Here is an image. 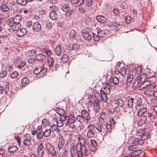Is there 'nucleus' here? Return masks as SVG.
Wrapping results in <instances>:
<instances>
[{"label": "nucleus", "instance_id": "13", "mask_svg": "<svg viewBox=\"0 0 157 157\" xmlns=\"http://www.w3.org/2000/svg\"><path fill=\"white\" fill-rule=\"evenodd\" d=\"M84 0H71V4H74L75 7H77L82 5L84 2Z\"/></svg>", "mask_w": 157, "mask_h": 157}, {"label": "nucleus", "instance_id": "53", "mask_svg": "<svg viewBox=\"0 0 157 157\" xmlns=\"http://www.w3.org/2000/svg\"><path fill=\"white\" fill-rule=\"evenodd\" d=\"M119 72L121 75L123 76L126 73V69L124 67H122L120 70Z\"/></svg>", "mask_w": 157, "mask_h": 157}, {"label": "nucleus", "instance_id": "3", "mask_svg": "<svg viewBox=\"0 0 157 157\" xmlns=\"http://www.w3.org/2000/svg\"><path fill=\"white\" fill-rule=\"evenodd\" d=\"M86 136L89 138H93L94 137L95 132L94 130V126L92 124H90L87 127Z\"/></svg>", "mask_w": 157, "mask_h": 157}, {"label": "nucleus", "instance_id": "62", "mask_svg": "<svg viewBox=\"0 0 157 157\" xmlns=\"http://www.w3.org/2000/svg\"><path fill=\"white\" fill-rule=\"evenodd\" d=\"M86 7L80 6L78 8V11L81 13H84L86 11Z\"/></svg>", "mask_w": 157, "mask_h": 157}, {"label": "nucleus", "instance_id": "32", "mask_svg": "<svg viewBox=\"0 0 157 157\" xmlns=\"http://www.w3.org/2000/svg\"><path fill=\"white\" fill-rule=\"evenodd\" d=\"M51 131L50 129H46L43 132L44 136L45 137H49L51 135Z\"/></svg>", "mask_w": 157, "mask_h": 157}, {"label": "nucleus", "instance_id": "7", "mask_svg": "<svg viewBox=\"0 0 157 157\" xmlns=\"http://www.w3.org/2000/svg\"><path fill=\"white\" fill-rule=\"evenodd\" d=\"M146 131L145 128L140 129L137 132L136 135L141 136V138L142 139L145 140L147 138V135L148 133L146 132Z\"/></svg>", "mask_w": 157, "mask_h": 157}, {"label": "nucleus", "instance_id": "43", "mask_svg": "<svg viewBox=\"0 0 157 157\" xmlns=\"http://www.w3.org/2000/svg\"><path fill=\"white\" fill-rule=\"evenodd\" d=\"M44 51L46 55L48 56V59H52V58L50 56L52 55V53L51 51L47 48L44 49Z\"/></svg>", "mask_w": 157, "mask_h": 157}, {"label": "nucleus", "instance_id": "47", "mask_svg": "<svg viewBox=\"0 0 157 157\" xmlns=\"http://www.w3.org/2000/svg\"><path fill=\"white\" fill-rule=\"evenodd\" d=\"M57 125H56V124H54L52 125L50 128V130L53 132L54 131H58V128L57 127Z\"/></svg>", "mask_w": 157, "mask_h": 157}, {"label": "nucleus", "instance_id": "54", "mask_svg": "<svg viewBox=\"0 0 157 157\" xmlns=\"http://www.w3.org/2000/svg\"><path fill=\"white\" fill-rule=\"evenodd\" d=\"M105 128H106L108 131L109 132H111L112 131V127L111 124H110L109 123H107L105 125Z\"/></svg>", "mask_w": 157, "mask_h": 157}, {"label": "nucleus", "instance_id": "50", "mask_svg": "<svg viewBox=\"0 0 157 157\" xmlns=\"http://www.w3.org/2000/svg\"><path fill=\"white\" fill-rule=\"evenodd\" d=\"M23 143L25 146H29L31 144V140L25 139L23 141Z\"/></svg>", "mask_w": 157, "mask_h": 157}, {"label": "nucleus", "instance_id": "23", "mask_svg": "<svg viewBox=\"0 0 157 157\" xmlns=\"http://www.w3.org/2000/svg\"><path fill=\"white\" fill-rule=\"evenodd\" d=\"M82 34L84 38L87 40H90L92 38L91 35L88 33L83 32L82 33Z\"/></svg>", "mask_w": 157, "mask_h": 157}, {"label": "nucleus", "instance_id": "58", "mask_svg": "<svg viewBox=\"0 0 157 157\" xmlns=\"http://www.w3.org/2000/svg\"><path fill=\"white\" fill-rule=\"evenodd\" d=\"M56 123L57 124V126L59 127H61L63 126V124H64L63 121L61 120V119H59V120L56 121Z\"/></svg>", "mask_w": 157, "mask_h": 157}, {"label": "nucleus", "instance_id": "18", "mask_svg": "<svg viewBox=\"0 0 157 157\" xmlns=\"http://www.w3.org/2000/svg\"><path fill=\"white\" fill-rule=\"evenodd\" d=\"M133 75H132L129 74L128 75L126 80V86L128 87L130 86L131 84L133 81Z\"/></svg>", "mask_w": 157, "mask_h": 157}, {"label": "nucleus", "instance_id": "2", "mask_svg": "<svg viewBox=\"0 0 157 157\" xmlns=\"http://www.w3.org/2000/svg\"><path fill=\"white\" fill-rule=\"evenodd\" d=\"M51 11L49 13V16L50 19L55 20L58 18V11L57 8L55 6L50 7Z\"/></svg>", "mask_w": 157, "mask_h": 157}, {"label": "nucleus", "instance_id": "24", "mask_svg": "<svg viewBox=\"0 0 157 157\" xmlns=\"http://www.w3.org/2000/svg\"><path fill=\"white\" fill-rule=\"evenodd\" d=\"M110 92V89L107 87H105L103 88L102 90H101L100 93L101 94H109Z\"/></svg>", "mask_w": 157, "mask_h": 157}, {"label": "nucleus", "instance_id": "1", "mask_svg": "<svg viewBox=\"0 0 157 157\" xmlns=\"http://www.w3.org/2000/svg\"><path fill=\"white\" fill-rule=\"evenodd\" d=\"M82 147L78 143H71L70 145V152L71 155L73 157L75 154V151L78 157H82L83 153L82 151Z\"/></svg>", "mask_w": 157, "mask_h": 157}, {"label": "nucleus", "instance_id": "55", "mask_svg": "<svg viewBox=\"0 0 157 157\" xmlns=\"http://www.w3.org/2000/svg\"><path fill=\"white\" fill-rule=\"evenodd\" d=\"M18 75V72L17 71H15L13 72L10 75V77L11 78H15L17 77Z\"/></svg>", "mask_w": 157, "mask_h": 157}, {"label": "nucleus", "instance_id": "6", "mask_svg": "<svg viewBox=\"0 0 157 157\" xmlns=\"http://www.w3.org/2000/svg\"><path fill=\"white\" fill-rule=\"evenodd\" d=\"M136 109L138 110L137 112V115L139 116L145 115V114L147 113H146L147 109L144 105L141 106H137V108Z\"/></svg>", "mask_w": 157, "mask_h": 157}, {"label": "nucleus", "instance_id": "5", "mask_svg": "<svg viewBox=\"0 0 157 157\" xmlns=\"http://www.w3.org/2000/svg\"><path fill=\"white\" fill-rule=\"evenodd\" d=\"M151 116V113L148 112L146 113L145 115L140 116V118L139 121V124L142 125L144 124L146 121L147 118H149Z\"/></svg>", "mask_w": 157, "mask_h": 157}, {"label": "nucleus", "instance_id": "21", "mask_svg": "<svg viewBox=\"0 0 157 157\" xmlns=\"http://www.w3.org/2000/svg\"><path fill=\"white\" fill-rule=\"evenodd\" d=\"M69 116L67 115H63L60 116L59 119L63 121L66 126H67V123H68Z\"/></svg>", "mask_w": 157, "mask_h": 157}, {"label": "nucleus", "instance_id": "61", "mask_svg": "<svg viewBox=\"0 0 157 157\" xmlns=\"http://www.w3.org/2000/svg\"><path fill=\"white\" fill-rule=\"evenodd\" d=\"M26 64V63L25 61H21L20 62L18 67L19 68H21Z\"/></svg>", "mask_w": 157, "mask_h": 157}, {"label": "nucleus", "instance_id": "48", "mask_svg": "<svg viewBox=\"0 0 157 157\" xmlns=\"http://www.w3.org/2000/svg\"><path fill=\"white\" fill-rule=\"evenodd\" d=\"M99 102L98 101H94V108L97 111H98L99 109Z\"/></svg>", "mask_w": 157, "mask_h": 157}, {"label": "nucleus", "instance_id": "26", "mask_svg": "<svg viewBox=\"0 0 157 157\" xmlns=\"http://www.w3.org/2000/svg\"><path fill=\"white\" fill-rule=\"evenodd\" d=\"M115 103L117 104L121 107H123L124 105V102L123 101L120 99H115Z\"/></svg>", "mask_w": 157, "mask_h": 157}, {"label": "nucleus", "instance_id": "33", "mask_svg": "<svg viewBox=\"0 0 157 157\" xmlns=\"http://www.w3.org/2000/svg\"><path fill=\"white\" fill-rule=\"evenodd\" d=\"M98 36L100 37H103L106 36L107 35V33L105 31L101 30L97 33Z\"/></svg>", "mask_w": 157, "mask_h": 157}, {"label": "nucleus", "instance_id": "45", "mask_svg": "<svg viewBox=\"0 0 157 157\" xmlns=\"http://www.w3.org/2000/svg\"><path fill=\"white\" fill-rule=\"evenodd\" d=\"M69 35L70 37H72L73 39L75 38L76 36V33L75 31L73 29L71 30Z\"/></svg>", "mask_w": 157, "mask_h": 157}, {"label": "nucleus", "instance_id": "20", "mask_svg": "<svg viewBox=\"0 0 157 157\" xmlns=\"http://www.w3.org/2000/svg\"><path fill=\"white\" fill-rule=\"evenodd\" d=\"M65 143V141L63 138L62 136H59V140L58 144V149L60 150L62 149Z\"/></svg>", "mask_w": 157, "mask_h": 157}, {"label": "nucleus", "instance_id": "59", "mask_svg": "<svg viewBox=\"0 0 157 157\" xmlns=\"http://www.w3.org/2000/svg\"><path fill=\"white\" fill-rule=\"evenodd\" d=\"M43 133L42 134L41 132H38L36 135L37 139L40 140L43 138Z\"/></svg>", "mask_w": 157, "mask_h": 157}, {"label": "nucleus", "instance_id": "51", "mask_svg": "<svg viewBox=\"0 0 157 157\" xmlns=\"http://www.w3.org/2000/svg\"><path fill=\"white\" fill-rule=\"evenodd\" d=\"M41 70V67H36L34 71V73L35 74L40 75V71Z\"/></svg>", "mask_w": 157, "mask_h": 157}, {"label": "nucleus", "instance_id": "16", "mask_svg": "<svg viewBox=\"0 0 157 157\" xmlns=\"http://www.w3.org/2000/svg\"><path fill=\"white\" fill-rule=\"evenodd\" d=\"M144 81V79L142 78V76L137 77L133 82V85L135 86H137L139 84Z\"/></svg>", "mask_w": 157, "mask_h": 157}, {"label": "nucleus", "instance_id": "63", "mask_svg": "<svg viewBox=\"0 0 157 157\" xmlns=\"http://www.w3.org/2000/svg\"><path fill=\"white\" fill-rule=\"evenodd\" d=\"M53 59H47V64L50 67H52L53 64Z\"/></svg>", "mask_w": 157, "mask_h": 157}, {"label": "nucleus", "instance_id": "10", "mask_svg": "<svg viewBox=\"0 0 157 157\" xmlns=\"http://www.w3.org/2000/svg\"><path fill=\"white\" fill-rule=\"evenodd\" d=\"M81 115L85 119L86 122H88L90 119V117L89 113L85 109L81 111Z\"/></svg>", "mask_w": 157, "mask_h": 157}, {"label": "nucleus", "instance_id": "36", "mask_svg": "<svg viewBox=\"0 0 157 157\" xmlns=\"http://www.w3.org/2000/svg\"><path fill=\"white\" fill-rule=\"evenodd\" d=\"M47 68H41V70L40 71V77H43L44 75H45V74L47 73Z\"/></svg>", "mask_w": 157, "mask_h": 157}, {"label": "nucleus", "instance_id": "34", "mask_svg": "<svg viewBox=\"0 0 157 157\" xmlns=\"http://www.w3.org/2000/svg\"><path fill=\"white\" fill-rule=\"evenodd\" d=\"M110 82H112L113 84L115 85H118L119 83V80L118 78L116 77L113 78H110L109 79Z\"/></svg>", "mask_w": 157, "mask_h": 157}, {"label": "nucleus", "instance_id": "60", "mask_svg": "<svg viewBox=\"0 0 157 157\" xmlns=\"http://www.w3.org/2000/svg\"><path fill=\"white\" fill-rule=\"evenodd\" d=\"M143 82V83L142 84V86L145 85L147 87L149 86L151 83L150 81L148 80H146L145 81H144Z\"/></svg>", "mask_w": 157, "mask_h": 157}, {"label": "nucleus", "instance_id": "38", "mask_svg": "<svg viewBox=\"0 0 157 157\" xmlns=\"http://www.w3.org/2000/svg\"><path fill=\"white\" fill-rule=\"evenodd\" d=\"M1 10L3 12H7L9 10L8 6L6 4L2 5L0 7Z\"/></svg>", "mask_w": 157, "mask_h": 157}, {"label": "nucleus", "instance_id": "56", "mask_svg": "<svg viewBox=\"0 0 157 157\" xmlns=\"http://www.w3.org/2000/svg\"><path fill=\"white\" fill-rule=\"evenodd\" d=\"M43 124L46 126H49L50 125L49 121L46 119H43L42 121Z\"/></svg>", "mask_w": 157, "mask_h": 157}, {"label": "nucleus", "instance_id": "4", "mask_svg": "<svg viewBox=\"0 0 157 157\" xmlns=\"http://www.w3.org/2000/svg\"><path fill=\"white\" fill-rule=\"evenodd\" d=\"M14 31H16V35L18 37H21L24 36L27 32V29L25 28H15Z\"/></svg>", "mask_w": 157, "mask_h": 157}, {"label": "nucleus", "instance_id": "17", "mask_svg": "<svg viewBox=\"0 0 157 157\" xmlns=\"http://www.w3.org/2000/svg\"><path fill=\"white\" fill-rule=\"evenodd\" d=\"M7 23L10 27L13 28V30H14L15 27H16V25L14 23L13 17H11L8 19L7 21Z\"/></svg>", "mask_w": 157, "mask_h": 157}, {"label": "nucleus", "instance_id": "15", "mask_svg": "<svg viewBox=\"0 0 157 157\" xmlns=\"http://www.w3.org/2000/svg\"><path fill=\"white\" fill-rule=\"evenodd\" d=\"M97 97L99 101L101 102L103 101L104 102H106L107 101L108 97L107 94H100L98 95Z\"/></svg>", "mask_w": 157, "mask_h": 157}, {"label": "nucleus", "instance_id": "42", "mask_svg": "<svg viewBox=\"0 0 157 157\" xmlns=\"http://www.w3.org/2000/svg\"><path fill=\"white\" fill-rule=\"evenodd\" d=\"M56 54L58 56H59L61 52V48L59 45H58L56 49L55 50Z\"/></svg>", "mask_w": 157, "mask_h": 157}, {"label": "nucleus", "instance_id": "25", "mask_svg": "<svg viewBox=\"0 0 157 157\" xmlns=\"http://www.w3.org/2000/svg\"><path fill=\"white\" fill-rule=\"evenodd\" d=\"M143 139H142L141 138V139L136 138L133 141V144H135L137 145H142L144 143V142L143 141Z\"/></svg>", "mask_w": 157, "mask_h": 157}, {"label": "nucleus", "instance_id": "37", "mask_svg": "<svg viewBox=\"0 0 157 157\" xmlns=\"http://www.w3.org/2000/svg\"><path fill=\"white\" fill-rule=\"evenodd\" d=\"M132 109L129 108L128 106L127 107H122V112L124 113H130Z\"/></svg>", "mask_w": 157, "mask_h": 157}, {"label": "nucleus", "instance_id": "49", "mask_svg": "<svg viewBox=\"0 0 157 157\" xmlns=\"http://www.w3.org/2000/svg\"><path fill=\"white\" fill-rule=\"evenodd\" d=\"M57 113L60 115V116L64 115L65 111L64 110L61 108H59L56 111Z\"/></svg>", "mask_w": 157, "mask_h": 157}, {"label": "nucleus", "instance_id": "52", "mask_svg": "<svg viewBox=\"0 0 157 157\" xmlns=\"http://www.w3.org/2000/svg\"><path fill=\"white\" fill-rule=\"evenodd\" d=\"M118 107V106H116L114 108H109L108 110V113L110 114H113L115 112V109Z\"/></svg>", "mask_w": 157, "mask_h": 157}, {"label": "nucleus", "instance_id": "46", "mask_svg": "<svg viewBox=\"0 0 157 157\" xmlns=\"http://www.w3.org/2000/svg\"><path fill=\"white\" fill-rule=\"evenodd\" d=\"M144 94L148 96H152L153 95L154 92L150 89L146 90L144 92Z\"/></svg>", "mask_w": 157, "mask_h": 157}, {"label": "nucleus", "instance_id": "11", "mask_svg": "<svg viewBox=\"0 0 157 157\" xmlns=\"http://www.w3.org/2000/svg\"><path fill=\"white\" fill-rule=\"evenodd\" d=\"M77 139L79 141L78 144H80V145H82L83 147H85L86 144L84 138L82 137L81 135H78L77 137Z\"/></svg>", "mask_w": 157, "mask_h": 157}, {"label": "nucleus", "instance_id": "30", "mask_svg": "<svg viewBox=\"0 0 157 157\" xmlns=\"http://www.w3.org/2000/svg\"><path fill=\"white\" fill-rule=\"evenodd\" d=\"M8 151L10 152L13 153L18 150V148L15 146H12L8 147Z\"/></svg>", "mask_w": 157, "mask_h": 157}, {"label": "nucleus", "instance_id": "8", "mask_svg": "<svg viewBox=\"0 0 157 157\" xmlns=\"http://www.w3.org/2000/svg\"><path fill=\"white\" fill-rule=\"evenodd\" d=\"M93 125L94 126V128L96 129L100 132H106L105 125L104 124H99L98 123H97L94 125Z\"/></svg>", "mask_w": 157, "mask_h": 157}, {"label": "nucleus", "instance_id": "41", "mask_svg": "<svg viewBox=\"0 0 157 157\" xmlns=\"http://www.w3.org/2000/svg\"><path fill=\"white\" fill-rule=\"evenodd\" d=\"M137 105L136 106L135 108L136 109L137 108V106H142L144 105L143 104H142V99L140 98H137L136 100Z\"/></svg>", "mask_w": 157, "mask_h": 157}, {"label": "nucleus", "instance_id": "22", "mask_svg": "<svg viewBox=\"0 0 157 157\" xmlns=\"http://www.w3.org/2000/svg\"><path fill=\"white\" fill-rule=\"evenodd\" d=\"M97 20L99 22L104 23L106 21V19L102 15H98L96 17Z\"/></svg>", "mask_w": 157, "mask_h": 157}, {"label": "nucleus", "instance_id": "29", "mask_svg": "<svg viewBox=\"0 0 157 157\" xmlns=\"http://www.w3.org/2000/svg\"><path fill=\"white\" fill-rule=\"evenodd\" d=\"M37 53V51L35 50H30L26 52V56H32L35 55Z\"/></svg>", "mask_w": 157, "mask_h": 157}, {"label": "nucleus", "instance_id": "31", "mask_svg": "<svg viewBox=\"0 0 157 157\" xmlns=\"http://www.w3.org/2000/svg\"><path fill=\"white\" fill-rule=\"evenodd\" d=\"M77 120L80 123H83L85 122V119L81 115H78L76 117Z\"/></svg>", "mask_w": 157, "mask_h": 157}, {"label": "nucleus", "instance_id": "57", "mask_svg": "<svg viewBox=\"0 0 157 157\" xmlns=\"http://www.w3.org/2000/svg\"><path fill=\"white\" fill-rule=\"evenodd\" d=\"M37 150L38 153L44 150V148L42 144H40L39 146L37 148Z\"/></svg>", "mask_w": 157, "mask_h": 157}, {"label": "nucleus", "instance_id": "28", "mask_svg": "<svg viewBox=\"0 0 157 157\" xmlns=\"http://www.w3.org/2000/svg\"><path fill=\"white\" fill-rule=\"evenodd\" d=\"M142 151L140 150H137L136 151H133L130 154L131 156L136 157L138 156L139 154L141 153Z\"/></svg>", "mask_w": 157, "mask_h": 157}, {"label": "nucleus", "instance_id": "12", "mask_svg": "<svg viewBox=\"0 0 157 157\" xmlns=\"http://www.w3.org/2000/svg\"><path fill=\"white\" fill-rule=\"evenodd\" d=\"M46 148L48 152L53 155H55L56 152L54 147L49 144H48L46 145Z\"/></svg>", "mask_w": 157, "mask_h": 157}, {"label": "nucleus", "instance_id": "35", "mask_svg": "<svg viewBox=\"0 0 157 157\" xmlns=\"http://www.w3.org/2000/svg\"><path fill=\"white\" fill-rule=\"evenodd\" d=\"M128 148L129 150L131 151H136L138 148V145L133 144V143L132 145L129 146Z\"/></svg>", "mask_w": 157, "mask_h": 157}, {"label": "nucleus", "instance_id": "39", "mask_svg": "<svg viewBox=\"0 0 157 157\" xmlns=\"http://www.w3.org/2000/svg\"><path fill=\"white\" fill-rule=\"evenodd\" d=\"M134 99L133 98H131L129 99L128 101L127 105L129 108L132 109L133 103Z\"/></svg>", "mask_w": 157, "mask_h": 157}, {"label": "nucleus", "instance_id": "19", "mask_svg": "<svg viewBox=\"0 0 157 157\" xmlns=\"http://www.w3.org/2000/svg\"><path fill=\"white\" fill-rule=\"evenodd\" d=\"M32 29L35 31L38 32L41 29L40 25L38 22H35L32 26Z\"/></svg>", "mask_w": 157, "mask_h": 157}, {"label": "nucleus", "instance_id": "44", "mask_svg": "<svg viewBox=\"0 0 157 157\" xmlns=\"http://www.w3.org/2000/svg\"><path fill=\"white\" fill-rule=\"evenodd\" d=\"M70 9V6L67 4H65L63 5L62 7V10L64 12H67Z\"/></svg>", "mask_w": 157, "mask_h": 157}, {"label": "nucleus", "instance_id": "9", "mask_svg": "<svg viewBox=\"0 0 157 157\" xmlns=\"http://www.w3.org/2000/svg\"><path fill=\"white\" fill-rule=\"evenodd\" d=\"M13 18L14 21V23L15 24V25H16V27H15V28H19L21 25L20 22L21 20V17L20 15H17Z\"/></svg>", "mask_w": 157, "mask_h": 157}, {"label": "nucleus", "instance_id": "27", "mask_svg": "<svg viewBox=\"0 0 157 157\" xmlns=\"http://www.w3.org/2000/svg\"><path fill=\"white\" fill-rule=\"evenodd\" d=\"M29 82V80L28 78L26 77L23 78L21 80V83L22 86H25L26 85L28 84Z\"/></svg>", "mask_w": 157, "mask_h": 157}, {"label": "nucleus", "instance_id": "64", "mask_svg": "<svg viewBox=\"0 0 157 157\" xmlns=\"http://www.w3.org/2000/svg\"><path fill=\"white\" fill-rule=\"evenodd\" d=\"M93 36L95 41H98L99 40L100 36H98V34H96L93 33Z\"/></svg>", "mask_w": 157, "mask_h": 157}, {"label": "nucleus", "instance_id": "40", "mask_svg": "<svg viewBox=\"0 0 157 157\" xmlns=\"http://www.w3.org/2000/svg\"><path fill=\"white\" fill-rule=\"evenodd\" d=\"M17 4L23 6H25L27 3V0H16Z\"/></svg>", "mask_w": 157, "mask_h": 157}, {"label": "nucleus", "instance_id": "14", "mask_svg": "<svg viewBox=\"0 0 157 157\" xmlns=\"http://www.w3.org/2000/svg\"><path fill=\"white\" fill-rule=\"evenodd\" d=\"M68 123H67V126L69 125L71 128H74L75 125L74 124L76 121V119L75 117H69Z\"/></svg>", "mask_w": 157, "mask_h": 157}]
</instances>
